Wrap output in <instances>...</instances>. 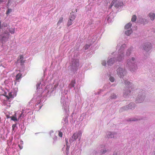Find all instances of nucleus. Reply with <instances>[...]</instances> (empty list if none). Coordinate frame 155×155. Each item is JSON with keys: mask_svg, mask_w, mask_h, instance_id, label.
I'll return each instance as SVG.
<instances>
[{"mask_svg": "<svg viewBox=\"0 0 155 155\" xmlns=\"http://www.w3.org/2000/svg\"><path fill=\"white\" fill-rule=\"evenodd\" d=\"M123 5V3L122 1H118L117 0H113L110 5V8L114 5L115 8H118Z\"/></svg>", "mask_w": 155, "mask_h": 155, "instance_id": "f257e3e1", "label": "nucleus"}, {"mask_svg": "<svg viewBox=\"0 0 155 155\" xmlns=\"http://www.w3.org/2000/svg\"><path fill=\"white\" fill-rule=\"evenodd\" d=\"M9 33L8 31H5L3 33L0 35V38H1V40L3 41H5L9 38Z\"/></svg>", "mask_w": 155, "mask_h": 155, "instance_id": "f03ea898", "label": "nucleus"}, {"mask_svg": "<svg viewBox=\"0 0 155 155\" xmlns=\"http://www.w3.org/2000/svg\"><path fill=\"white\" fill-rule=\"evenodd\" d=\"M82 133L80 131L76 132L73 134L72 137V138L74 139V141L76 140L78 138L80 140V138L81 136Z\"/></svg>", "mask_w": 155, "mask_h": 155, "instance_id": "7ed1b4c3", "label": "nucleus"}, {"mask_svg": "<svg viewBox=\"0 0 155 155\" xmlns=\"http://www.w3.org/2000/svg\"><path fill=\"white\" fill-rule=\"evenodd\" d=\"M117 73L120 77H122L124 76V74H125L124 70H123V69L120 68H119L117 69Z\"/></svg>", "mask_w": 155, "mask_h": 155, "instance_id": "20e7f679", "label": "nucleus"}, {"mask_svg": "<svg viewBox=\"0 0 155 155\" xmlns=\"http://www.w3.org/2000/svg\"><path fill=\"white\" fill-rule=\"evenodd\" d=\"M145 50L148 51L151 48V44L150 43H147L144 45L143 47Z\"/></svg>", "mask_w": 155, "mask_h": 155, "instance_id": "39448f33", "label": "nucleus"}, {"mask_svg": "<svg viewBox=\"0 0 155 155\" xmlns=\"http://www.w3.org/2000/svg\"><path fill=\"white\" fill-rule=\"evenodd\" d=\"M115 60L114 58H111L107 62V64L108 65H111L114 62Z\"/></svg>", "mask_w": 155, "mask_h": 155, "instance_id": "423d86ee", "label": "nucleus"}, {"mask_svg": "<svg viewBox=\"0 0 155 155\" xmlns=\"http://www.w3.org/2000/svg\"><path fill=\"white\" fill-rule=\"evenodd\" d=\"M149 16L151 20L153 21L154 19L155 18V15L154 13H150L149 14Z\"/></svg>", "mask_w": 155, "mask_h": 155, "instance_id": "0eeeda50", "label": "nucleus"}, {"mask_svg": "<svg viewBox=\"0 0 155 155\" xmlns=\"http://www.w3.org/2000/svg\"><path fill=\"white\" fill-rule=\"evenodd\" d=\"M5 96L7 98V99L8 100L14 97L12 95V92H9L8 93V95H5Z\"/></svg>", "mask_w": 155, "mask_h": 155, "instance_id": "6e6552de", "label": "nucleus"}, {"mask_svg": "<svg viewBox=\"0 0 155 155\" xmlns=\"http://www.w3.org/2000/svg\"><path fill=\"white\" fill-rule=\"evenodd\" d=\"M76 83L75 80H72L71 82V83L69 85L71 87H74V84Z\"/></svg>", "mask_w": 155, "mask_h": 155, "instance_id": "1a4fd4ad", "label": "nucleus"}, {"mask_svg": "<svg viewBox=\"0 0 155 155\" xmlns=\"http://www.w3.org/2000/svg\"><path fill=\"white\" fill-rule=\"evenodd\" d=\"M76 18V15L73 14V12H72L71 13V16L69 18H71L72 20H74Z\"/></svg>", "mask_w": 155, "mask_h": 155, "instance_id": "9d476101", "label": "nucleus"}, {"mask_svg": "<svg viewBox=\"0 0 155 155\" xmlns=\"http://www.w3.org/2000/svg\"><path fill=\"white\" fill-rule=\"evenodd\" d=\"M73 21V20H72L71 18H69V19L68 20L67 23L68 26H69L71 25L72 24V21Z\"/></svg>", "mask_w": 155, "mask_h": 155, "instance_id": "9b49d317", "label": "nucleus"}, {"mask_svg": "<svg viewBox=\"0 0 155 155\" xmlns=\"http://www.w3.org/2000/svg\"><path fill=\"white\" fill-rule=\"evenodd\" d=\"M131 26L132 24L130 23H128L125 26V29H127L130 28L131 27Z\"/></svg>", "mask_w": 155, "mask_h": 155, "instance_id": "f8f14e48", "label": "nucleus"}, {"mask_svg": "<svg viewBox=\"0 0 155 155\" xmlns=\"http://www.w3.org/2000/svg\"><path fill=\"white\" fill-rule=\"evenodd\" d=\"M132 32V30H129L127 31H126L125 34L127 36H129Z\"/></svg>", "mask_w": 155, "mask_h": 155, "instance_id": "ddd939ff", "label": "nucleus"}, {"mask_svg": "<svg viewBox=\"0 0 155 155\" xmlns=\"http://www.w3.org/2000/svg\"><path fill=\"white\" fill-rule=\"evenodd\" d=\"M125 83L126 84V85H127V86L129 85V87H128L129 88H130V87H131L132 86V85L130 83V82H129V81H125Z\"/></svg>", "mask_w": 155, "mask_h": 155, "instance_id": "4468645a", "label": "nucleus"}, {"mask_svg": "<svg viewBox=\"0 0 155 155\" xmlns=\"http://www.w3.org/2000/svg\"><path fill=\"white\" fill-rule=\"evenodd\" d=\"M22 74H21L19 73L16 76V80H18L21 77Z\"/></svg>", "mask_w": 155, "mask_h": 155, "instance_id": "2eb2a0df", "label": "nucleus"}, {"mask_svg": "<svg viewBox=\"0 0 155 155\" xmlns=\"http://www.w3.org/2000/svg\"><path fill=\"white\" fill-rule=\"evenodd\" d=\"M135 60V58H132L131 60H127V64L128 65H131V64L132 63L131 62V61H134Z\"/></svg>", "mask_w": 155, "mask_h": 155, "instance_id": "dca6fc26", "label": "nucleus"}, {"mask_svg": "<svg viewBox=\"0 0 155 155\" xmlns=\"http://www.w3.org/2000/svg\"><path fill=\"white\" fill-rule=\"evenodd\" d=\"M137 19V16L135 15H133L131 19V21L132 22H135Z\"/></svg>", "mask_w": 155, "mask_h": 155, "instance_id": "f3484780", "label": "nucleus"}, {"mask_svg": "<svg viewBox=\"0 0 155 155\" xmlns=\"http://www.w3.org/2000/svg\"><path fill=\"white\" fill-rule=\"evenodd\" d=\"M63 17H61L58 20V22L57 24L60 25L63 21Z\"/></svg>", "mask_w": 155, "mask_h": 155, "instance_id": "a211bd4d", "label": "nucleus"}, {"mask_svg": "<svg viewBox=\"0 0 155 155\" xmlns=\"http://www.w3.org/2000/svg\"><path fill=\"white\" fill-rule=\"evenodd\" d=\"M9 31L11 34H13L15 32V28H11L9 29Z\"/></svg>", "mask_w": 155, "mask_h": 155, "instance_id": "6ab92c4d", "label": "nucleus"}, {"mask_svg": "<svg viewBox=\"0 0 155 155\" xmlns=\"http://www.w3.org/2000/svg\"><path fill=\"white\" fill-rule=\"evenodd\" d=\"M108 135L109 136H108V137L109 138H113L114 137V136L113 134H112L111 133L109 132L108 134Z\"/></svg>", "mask_w": 155, "mask_h": 155, "instance_id": "aec40b11", "label": "nucleus"}, {"mask_svg": "<svg viewBox=\"0 0 155 155\" xmlns=\"http://www.w3.org/2000/svg\"><path fill=\"white\" fill-rule=\"evenodd\" d=\"M11 119H12V120L13 121H14L17 120V119L16 117H15L14 116L12 117Z\"/></svg>", "mask_w": 155, "mask_h": 155, "instance_id": "412c9836", "label": "nucleus"}, {"mask_svg": "<svg viewBox=\"0 0 155 155\" xmlns=\"http://www.w3.org/2000/svg\"><path fill=\"white\" fill-rule=\"evenodd\" d=\"M12 11V9H8V10L6 12V14H9Z\"/></svg>", "mask_w": 155, "mask_h": 155, "instance_id": "4be33fe9", "label": "nucleus"}, {"mask_svg": "<svg viewBox=\"0 0 155 155\" xmlns=\"http://www.w3.org/2000/svg\"><path fill=\"white\" fill-rule=\"evenodd\" d=\"M109 79L110 81H111V82H113L114 80V78L112 77H110V78Z\"/></svg>", "mask_w": 155, "mask_h": 155, "instance_id": "5701e85b", "label": "nucleus"}, {"mask_svg": "<svg viewBox=\"0 0 155 155\" xmlns=\"http://www.w3.org/2000/svg\"><path fill=\"white\" fill-rule=\"evenodd\" d=\"M62 133L61 132V131H59L58 133V136L61 137H62Z\"/></svg>", "mask_w": 155, "mask_h": 155, "instance_id": "b1692460", "label": "nucleus"}, {"mask_svg": "<svg viewBox=\"0 0 155 155\" xmlns=\"http://www.w3.org/2000/svg\"><path fill=\"white\" fill-rule=\"evenodd\" d=\"M90 47V45H86L85 46V49L86 50L88 48H89Z\"/></svg>", "mask_w": 155, "mask_h": 155, "instance_id": "393cba45", "label": "nucleus"}, {"mask_svg": "<svg viewBox=\"0 0 155 155\" xmlns=\"http://www.w3.org/2000/svg\"><path fill=\"white\" fill-rule=\"evenodd\" d=\"M102 64L103 66H105L106 64V62L105 61H103L102 62Z\"/></svg>", "mask_w": 155, "mask_h": 155, "instance_id": "a878e982", "label": "nucleus"}, {"mask_svg": "<svg viewBox=\"0 0 155 155\" xmlns=\"http://www.w3.org/2000/svg\"><path fill=\"white\" fill-rule=\"evenodd\" d=\"M130 54V51L129 50H128L127 52V55H129Z\"/></svg>", "mask_w": 155, "mask_h": 155, "instance_id": "bb28decb", "label": "nucleus"}, {"mask_svg": "<svg viewBox=\"0 0 155 155\" xmlns=\"http://www.w3.org/2000/svg\"><path fill=\"white\" fill-rule=\"evenodd\" d=\"M111 97L112 98L115 99L116 97V96L115 94H113L111 96Z\"/></svg>", "mask_w": 155, "mask_h": 155, "instance_id": "cd10ccee", "label": "nucleus"}, {"mask_svg": "<svg viewBox=\"0 0 155 155\" xmlns=\"http://www.w3.org/2000/svg\"><path fill=\"white\" fill-rule=\"evenodd\" d=\"M125 94H129V93H130V90H129L128 91H127L126 92V90H125Z\"/></svg>", "mask_w": 155, "mask_h": 155, "instance_id": "c85d7f7f", "label": "nucleus"}, {"mask_svg": "<svg viewBox=\"0 0 155 155\" xmlns=\"http://www.w3.org/2000/svg\"><path fill=\"white\" fill-rule=\"evenodd\" d=\"M25 61L23 59H21V64H22L25 62Z\"/></svg>", "mask_w": 155, "mask_h": 155, "instance_id": "c756f323", "label": "nucleus"}, {"mask_svg": "<svg viewBox=\"0 0 155 155\" xmlns=\"http://www.w3.org/2000/svg\"><path fill=\"white\" fill-rule=\"evenodd\" d=\"M23 56L22 55H20V59L21 60V59H23Z\"/></svg>", "mask_w": 155, "mask_h": 155, "instance_id": "7c9ffc66", "label": "nucleus"}, {"mask_svg": "<svg viewBox=\"0 0 155 155\" xmlns=\"http://www.w3.org/2000/svg\"><path fill=\"white\" fill-rule=\"evenodd\" d=\"M132 105L134 106V104L132 103H131L129 104V106L130 107V106H131Z\"/></svg>", "mask_w": 155, "mask_h": 155, "instance_id": "2f4dec72", "label": "nucleus"}, {"mask_svg": "<svg viewBox=\"0 0 155 155\" xmlns=\"http://www.w3.org/2000/svg\"><path fill=\"white\" fill-rule=\"evenodd\" d=\"M65 142L66 144H67V143H68V139H65Z\"/></svg>", "mask_w": 155, "mask_h": 155, "instance_id": "473e14b6", "label": "nucleus"}, {"mask_svg": "<svg viewBox=\"0 0 155 155\" xmlns=\"http://www.w3.org/2000/svg\"><path fill=\"white\" fill-rule=\"evenodd\" d=\"M123 57V54L122 53V55H120V57H121V59H122V57Z\"/></svg>", "mask_w": 155, "mask_h": 155, "instance_id": "72a5a7b5", "label": "nucleus"}, {"mask_svg": "<svg viewBox=\"0 0 155 155\" xmlns=\"http://www.w3.org/2000/svg\"><path fill=\"white\" fill-rule=\"evenodd\" d=\"M15 127V126L14 125H12V128H13V129H14V128Z\"/></svg>", "mask_w": 155, "mask_h": 155, "instance_id": "f704fd0d", "label": "nucleus"}, {"mask_svg": "<svg viewBox=\"0 0 155 155\" xmlns=\"http://www.w3.org/2000/svg\"><path fill=\"white\" fill-rule=\"evenodd\" d=\"M105 152H106L104 150L103 151L102 153H104Z\"/></svg>", "mask_w": 155, "mask_h": 155, "instance_id": "c9c22d12", "label": "nucleus"}, {"mask_svg": "<svg viewBox=\"0 0 155 155\" xmlns=\"http://www.w3.org/2000/svg\"><path fill=\"white\" fill-rule=\"evenodd\" d=\"M132 68V69H130V70H131V71H134V70H133L132 68Z\"/></svg>", "mask_w": 155, "mask_h": 155, "instance_id": "e433bc0d", "label": "nucleus"}, {"mask_svg": "<svg viewBox=\"0 0 155 155\" xmlns=\"http://www.w3.org/2000/svg\"><path fill=\"white\" fill-rule=\"evenodd\" d=\"M2 2V1L0 0V3H1Z\"/></svg>", "mask_w": 155, "mask_h": 155, "instance_id": "4c0bfd02", "label": "nucleus"}, {"mask_svg": "<svg viewBox=\"0 0 155 155\" xmlns=\"http://www.w3.org/2000/svg\"><path fill=\"white\" fill-rule=\"evenodd\" d=\"M122 46H121V47L120 50H121V49H122Z\"/></svg>", "mask_w": 155, "mask_h": 155, "instance_id": "58836bf2", "label": "nucleus"}, {"mask_svg": "<svg viewBox=\"0 0 155 155\" xmlns=\"http://www.w3.org/2000/svg\"><path fill=\"white\" fill-rule=\"evenodd\" d=\"M76 12H77V9L76 10Z\"/></svg>", "mask_w": 155, "mask_h": 155, "instance_id": "ea45409f", "label": "nucleus"}, {"mask_svg": "<svg viewBox=\"0 0 155 155\" xmlns=\"http://www.w3.org/2000/svg\"><path fill=\"white\" fill-rule=\"evenodd\" d=\"M21 115H20V117H21Z\"/></svg>", "mask_w": 155, "mask_h": 155, "instance_id": "a19ab883", "label": "nucleus"}, {"mask_svg": "<svg viewBox=\"0 0 155 155\" xmlns=\"http://www.w3.org/2000/svg\"><path fill=\"white\" fill-rule=\"evenodd\" d=\"M132 121H134L135 120H131Z\"/></svg>", "mask_w": 155, "mask_h": 155, "instance_id": "79ce46f5", "label": "nucleus"}, {"mask_svg": "<svg viewBox=\"0 0 155 155\" xmlns=\"http://www.w3.org/2000/svg\"><path fill=\"white\" fill-rule=\"evenodd\" d=\"M68 149V147L67 148V149ZM68 149H69V148H68Z\"/></svg>", "mask_w": 155, "mask_h": 155, "instance_id": "37998d69", "label": "nucleus"}, {"mask_svg": "<svg viewBox=\"0 0 155 155\" xmlns=\"http://www.w3.org/2000/svg\"><path fill=\"white\" fill-rule=\"evenodd\" d=\"M118 61H120V60H119V59H118Z\"/></svg>", "mask_w": 155, "mask_h": 155, "instance_id": "c03bdc74", "label": "nucleus"}, {"mask_svg": "<svg viewBox=\"0 0 155 155\" xmlns=\"http://www.w3.org/2000/svg\"><path fill=\"white\" fill-rule=\"evenodd\" d=\"M130 108V109H132V108Z\"/></svg>", "mask_w": 155, "mask_h": 155, "instance_id": "a18cd8bd", "label": "nucleus"}, {"mask_svg": "<svg viewBox=\"0 0 155 155\" xmlns=\"http://www.w3.org/2000/svg\"><path fill=\"white\" fill-rule=\"evenodd\" d=\"M56 137V139H57V137Z\"/></svg>", "mask_w": 155, "mask_h": 155, "instance_id": "49530a36", "label": "nucleus"}]
</instances>
